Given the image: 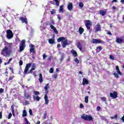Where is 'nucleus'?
<instances>
[{
    "mask_svg": "<svg viewBox=\"0 0 124 124\" xmlns=\"http://www.w3.org/2000/svg\"><path fill=\"white\" fill-rule=\"evenodd\" d=\"M37 124H40V121H37Z\"/></svg>",
    "mask_w": 124,
    "mask_h": 124,
    "instance_id": "obj_64",
    "label": "nucleus"
},
{
    "mask_svg": "<svg viewBox=\"0 0 124 124\" xmlns=\"http://www.w3.org/2000/svg\"><path fill=\"white\" fill-rule=\"evenodd\" d=\"M11 47H12V44L9 43H6L5 48L9 50H11Z\"/></svg>",
    "mask_w": 124,
    "mask_h": 124,
    "instance_id": "obj_15",
    "label": "nucleus"
},
{
    "mask_svg": "<svg viewBox=\"0 0 124 124\" xmlns=\"http://www.w3.org/2000/svg\"><path fill=\"white\" fill-rule=\"evenodd\" d=\"M33 100H36L37 101H39L41 99V98L39 96L33 95Z\"/></svg>",
    "mask_w": 124,
    "mask_h": 124,
    "instance_id": "obj_21",
    "label": "nucleus"
},
{
    "mask_svg": "<svg viewBox=\"0 0 124 124\" xmlns=\"http://www.w3.org/2000/svg\"><path fill=\"white\" fill-rule=\"evenodd\" d=\"M46 117H47V111H45V112L44 114V116L43 117V118L45 119H46Z\"/></svg>",
    "mask_w": 124,
    "mask_h": 124,
    "instance_id": "obj_38",
    "label": "nucleus"
},
{
    "mask_svg": "<svg viewBox=\"0 0 124 124\" xmlns=\"http://www.w3.org/2000/svg\"><path fill=\"white\" fill-rule=\"evenodd\" d=\"M25 96L27 99H28V98H30V95L27 93H25Z\"/></svg>",
    "mask_w": 124,
    "mask_h": 124,
    "instance_id": "obj_43",
    "label": "nucleus"
},
{
    "mask_svg": "<svg viewBox=\"0 0 124 124\" xmlns=\"http://www.w3.org/2000/svg\"><path fill=\"white\" fill-rule=\"evenodd\" d=\"M79 107L81 108H84V106L83 105V104H80V105H79Z\"/></svg>",
    "mask_w": 124,
    "mask_h": 124,
    "instance_id": "obj_54",
    "label": "nucleus"
},
{
    "mask_svg": "<svg viewBox=\"0 0 124 124\" xmlns=\"http://www.w3.org/2000/svg\"><path fill=\"white\" fill-rule=\"evenodd\" d=\"M71 53L73 54L74 57H77V52L75 50H74V49H72L71 51Z\"/></svg>",
    "mask_w": 124,
    "mask_h": 124,
    "instance_id": "obj_27",
    "label": "nucleus"
},
{
    "mask_svg": "<svg viewBox=\"0 0 124 124\" xmlns=\"http://www.w3.org/2000/svg\"><path fill=\"white\" fill-rule=\"evenodd\" d=\"M59 11L63 12V5H62L60 7Z\"/></svg>",
    "mask_w": 124,
    "mask_h": 124,
    "instance_id": "obj_36",
    "label": "nucleus"
},
{
    "mask_svg": "<svg viewBox=\"0 0 124 124\" xmlns=\"http://www.w3.org/2000/svg\"><path fill=\"white\" fill-rule=\"evenodd\" d=\"M24 121L27 124H31L29 121H28V119H27L26 118H24Z\"/></svg>",
    "mask_w": 124,
    "mask_h": 124,
    "instance_id": "obj_41",
    "label": "nucleus"
},
{
    "mask_svg": "<svg viewBox=\"0 0 124 124\" xmlns=\"http://www.w3.org/2000/svg\"><path fill=\"white\" fill-rule=\"evenodd\" d=\"M51 29V30H53L54 33H56V34H58V33H59L58 30H57V29L55 28V26H52Z\"/></svg>",
    "mask_w": 124,
    "mask_h": 124,
    "instance_id": "obj_25",
    "label": "nucleus"
},
{
    "mask_svg": "<svg viewBox=\"0 0 124 124\" xmlns=\"http://www.w3.org/2000/svg\"><path fill=\"white\" fill-rule=\"evenodd\" d=\"M122 122H123V123H124V115L123 117H122Z\"/></svg>",
    "mask_w": 124,
    "mask_h": 124,
    "instance_id": "obj_60",
    "label": "nucleus"
},
{
    "mask_svg": "<svg viewBox=\"0 0 124 124\" xmlns=\"http://www.w3.org/2000/svg\"><path fill=\"white\" fill-rule=\"evenodd\" d=\"M71 41L68 40H64L62 42V45L63 48H65L67 45H70L71 44Z\"/></svg>",
    "mask_w": 124,
    "mask_h": 124,
    "instance_id": "obj_5",
    "label": "nucleus"
},
{
    "mask_svg": "<svg viewBox=\"0 0 124 124\" xmlns=\"http://www.w3.org/2000/svg\"><path fill=\"white\" fill-rule=\"evenodd\" d=\"M43 60H45L46 58H47V56L45 54H44L43 55Z\"/></svg>",
    "mask_w": 124,
    "mask_h": 124,
    "instance_id": "obj_49",
    "label": "nucleus"
},
{
    "mask_svg": "<svg viewBox=\"0 0 124 124\" xmlns=\"http://www.w3.org/2000/svg\"><path fill=\"white\" fill-rule=\"evenodd\" d=\"M10 70H12V73H14V71H13V69H12V68H10Z\"/></svg>",
    "mask_w": 124,
    "mask_h": 124,
    "instance_id": "obj_61",
    "label": "nucleus"
},
{
    "mask_svg": "<svg viewBox=\"0 0 124 124\" xmlns=\"http://www.w3.org/2000/svg\"><path fill=\"white\" fill-rule=\"evenodd\" d=\"M116 70L118 74H119V75H122V72H121V71H120V68H119L118 66H116Z\"/></svg>",
    "mask_w": 124,
    "mask_h": 124,
    "instance_id": "obj_24",
    "label": "nucleus"
},
{
    "mask_svg": "<svg viewBox=\"0 0 124 124\" xmlns=\"http://www.w3.org/2000/svg\"><path fill=\"white\" fill-rule=\"evenodd\" d=\"M39 81L41 83L43 82V76H42V74H40L39 75Z\"/></svg>",
    "mask_w": 124,
    "mask_h": 124,
    "instance_id": "obj_23",
    "label": "nucleus"
},
{
    "mask_svg": "<svg viewBox=\"0 0 124 124\" xmlns=\"http://www.w3.org/2000/svg\"><path fill=\"white\" fill-rule=\"evenodd\" d=\"M109 59H110V60H114L115 59V57H114L113 55H110Z\"/></svg>",
    "mask_w": 124,
    "mask_h": 124,
    "instance_id": "obj_48",
    "label": "nucleus"
},
{
    "mask_svg": "<svg viewBox=\"0 0 124 124\" xmlns=\"http://www.w3.org/2000/svg\"><path fill=\"white\" fill-rule=\"evenodd\" d=\"M12 117V113H9V114L8 115V119H11Z\"/></svg>",
    "mask_w": 124,
    "mask_h": 124,
    "instance_id": "obj_50",
    "label": "nucleus"
},
{
    "mask_svg": "<svg viewBox=\"0 0 124 124\" xmlns=\"http://www.w3.org/2000/svg\"><path fill=\"white\" fill-rule=\"evenodd\" d=\"M100 109H101V108H100V107H97V111H99L100 110Z\"/></svg>",
    "mask_w": 124,
    "mask_h": 124,
    "instance_id": "obj_58",
    "label": "nucleus"
},
{
    "mask_svg": "<svg viewBox=\"0 0 124 124\" xmlns=\"http://www.w3.org/2000/svg\"><path fill=\"white\" fill-rule=\"evenodd\" d=\"M81 118L82 120H84V121H93V118L91 115H88L87 114H83L81 115Z\"/></svg>",
    "mask_w": 124,
    "mask_h": 124,
    "instance_id": "obj_3",
    "label": "nucleus"
},
{
    "mask_svg": "<svg viewBox=\"0 0 124 124\" xmlns=\"http://www.w3.org/2000/svg\"><path fill=\"white\" fill-rule=\"evenodd\" d=\"M19 20L22 21V23H25V24H28V20L26 18H24L23 17H21L19 18Z\"/></svg>",
    "mask_w": 124,
    "mask_h": 124,
    "instance_id": "obj_18",
    "label": "nucleus"
},
{
    "mask_svg": "<svg viewBox=\"0 0 124 124\" xmlns=\"http://www.w3.org/2000/svg\"><path fill=\"white\" fill-rule=\"evenodd\" d=\"M101 100H102V101H106V98L104 97H102L101 98Z\"/></svg>",
    "mask_w": 124,
    "mask_h": 124,
    "instance_id": "obj_45",
    "label": "nucleus"
},
{
    "mask_svg": "<svg viewBox=\"0 0 124 124\" xmlns=\"http://www.w3.org/2000/svg\"><path fill=\"white\" fill-rule=\"evenodd\" d=\"M78 48L79 49L80 51H82V45H81V43L79 41H78L77 44Z\"/></svg>",
    "mask_w": 124,
    "mask_h": 124,
    "instance_id": "obj_22",
    "label": "nucleus"
},
{
    "mask_svg": "<svg viewBox=\"0 0 124 124\" xmlns=\"http://www.w3.org/2000/svg\"><path fill=\"white\" fill-rule=\"evenodd\" d=\"M29 114L30 115H31V116H32V110H31V109H29Z\"/></svg>",
    "mask_w": 124,
    "mask_h": 124,
    "instance_id": "obj_46",
    "label": "nucleus"
},
{
    "mask_svg": "<svg viewBox=\"0 0 124 124\" xmlns=\"http://www.w3.org/2000/svg\"><path fill=\"white\" fill-rule=\"evenodd\" d=\"M99 14H100V15H101L102 16H105V14H106V12L103 11H100Z\"/></svg>",
    "mask_w": 124,
    "mask_h": 124,
    "instance_id": "obj_30",
    "label": "nucleus"
},
{
    "mask_svg": "<svg viewBox=\"0 0 124 124\" xmlns=\"http://www.w3.org/2000/svg\"><path fill=\"white\" fill-rule=\"evenodd\" d=\"M115 41L119 44L124 43V36L116 37Z\"/></svg>",
    "mask_w": 124,
    "mask_h": 124,
    "instance_id": "obj_7",
    "label": "nucleus"
},
{
    "mask_svg": "<svg viewBox=\"0 0 124 124\" xmlns=\"http://www.w3.org/2000/svg\"><path fill=\"white\" fill-rule=\"evenodd\" d=\"M102 50V47L101 46H97L96 48V51L99 53V52H100V51Z\"/></svg>",
    "mask_w": 124,
    "mask_h": 124,
    "instance_id": "obj_35",
    "label": "nucleus"
},
{
    "mask_svg": "<svg viewBox=\"0 0 124 124\" xmlns=\"http://www.w3.org/2000/svg\"><path fill=\"white\" fill-rule=\"evenodd\" d=\"M30 52L31 53H32V54H34L35 53V50H34V48H33V47H34V46H33V45H30Z\"/></svg>",
    "mask_w": 124,
    "mask_h": 124,
    "instance_id": "obj_19",
    "label": "nucleus"
},
{
    "mask_svg": "<svg viewBox=\"0 0 124 124\" xmlns=\"http://www.w3.org/2000/svg\"><path fill=\"white\" fill-rule=\"evenodd\" d=\"M89 84V80L86 79V78H83L82 79V85L85 86V85H88Z\"/></svg>",
    "mask_w": 124,
    "mask_h": 124,
    "instance_id": "obj_17",
    "label": "nucleus"
},
{
    "mask_svg": "<svg viewBox=\"0 0 124 124\" xmlns=\"http://www.w3.org/2000/svg\"><path fill=\"white\" fill-rule=\"evenodd\" d=\"M31 63H27L26 64V67L24 70L25 74H29L30 73H32L33 70H35V64H33L32 65V68H31L30 71L28 72V71L30 69V68L31 67Z\"/></svg>",
    "mask_w": 124,
    "mask_h": 124,
    "instance_id": "obj_1",
    "label": "nucleus"
},
{
    "mask_svg": "<svg viewBox=\"0 0 124 124\" xmlns=\"http://www.w3.org/2000/svg\"><path fill=\"white\" fill-rule=\"evenodd\" d=\"M79 32L80 34H82V33L84 32V29H83L82 27H80L79 28Z\"/></svg>",
    "mask_w": 124,
    "mask_h": 124,
    "instance_id": "obj_32",
    "label": "nucleus"
},
{
    "mask_svg": "<svg viewBox=\"0 0 124 124\" xmlns=\"http://www.w3.org/2000/svg\"><path fill=\"white\" fill-rule=\"evenodd\" d=\"M10 54H11V50H9L5 47H4L1 50V55H3L4 57H9Z\"/></svg>",
    "mask_w": 124,
    "mask_h": 124,
    "instance_id": "obj_2",
    "label": "nucleus"
},
{
    "mask_svg": "<svg viewBox=\"0 0 124 124\" xmlns=\"http://www.w3.org/2000/svg\"><path fill=\"white\" fill-rule=\"evenodd\" d=\"M85 26L87 30H90L91 29V26H92V23L90 20H86L85 22Z\"/></svg>",
    "mask_w": 124,
    "mask_h": 124,
    "instance_id": "obj_9",
    "label": "nucleus"
},
{
    "mask_svg": "<svg viewBox=\"0 0 124 124\" xmlns=\"http://www.w3.org/2000/svg\"><path fill=\"white\" fill-rule=\"evenodd\" d=\"M110 118L113 120L114 119H117V118H118V115L117 114H116L115 115H114V116H111L110 117Z\"/></svg>",
    "mask_w": 124,
    "mask_h": 124,
    "instance_id": "obj_37",
    "label": "nucleus"
},
{
    "mask_svg": "<svg viewBox=\"0 0 124 124\" xmlns=\"http://www.w3.org/2000/svg\"><path fill=\"white\" fill-rule=\"evenodd\" d=\"M44 99H45V104L46 105L48 104V103H49V99H48V96L47 95V94H46L45 95Z\"/></svg>",
    "mask_w": 124,
    "mask_h": 124,
    "instance_id": "obj_20",
    "label": "nucleus"
},
{
    "mask_svg": "<svg viewBox=\"0 0 124 124\" xmlns=\"http://www.w3.org/2000/svg\"><path fill=\"white\" fill-rule=\"evenodd\" d=\"M50 73H53L54 72V69L53 68H51L49 70Z\"/></svg>",
    "mask_w": 124,
    "mask_h": 124,
    "instance_id": "obj_44",
    "label": "nucleus"
},
{
    "mask_svg": "<svg viewBox=\"0 0 124 124\" xmlns=\"http://www.w3.org/2000/svg\"><path fill=\"white\" fill-rule=\"evenodd\" d=\"M50 13L52 15H54V14H55V13H56V10H52V11H50Z\"/></svg>",
    "mask_w": 124,
    "mask_h": 124,
    "instance_id": "obj_42",
    "label": "nucleus"
},
{
    "mask_svg": "<svg viewBox=\"0 0 124 124\" xmlns=\"http://www.w3.org/2000/svg\"><path fill=\"white\" fill-rule=\"evenodd\" d=\"M19 64L20 65H23V61H22V60L19 61Z\"/></svg>",
    "mask_w": 124,
    "mask_h": 124,
    "instance_id": "obj_56",
    "label": "nucleus"
},
{
    "mask_svg": "<svg viewBox=\"0 0 124 124\" xmlns=\"http://www.w3.org/2000/svg\"><path fill=\"white\" fill-rule=\"evenodd\" d=\"M107 34H109V35H112V33H111V32H110L109 31H108Z\"/></svg>",
    "mask_w": 124,
    "mask_h": 124,
    "instance_id": "obj_57",
    "label": "nucleus"
},
{
    "mask_svg": "<svg viewBox=\"0 0 124 124\" xmlns=\"http://www.w3.org/2000/svg\"><path fill=\"white\" fill-rule=\"evenodd\" d=\"M33 93L35 95H38V94H39V92L34 91Z\"/></svg>",
    "mask_w": 124,
    "mask_h": 124,
    "instance_id": "obj_39",
    "label": "nucleus"
},
{
    "mask_svg": "<svg viewBox=\"0 0 124 124\" xmlns=\"http://www.w3.org/2000/svg\"><path fill=\"white\" fill-rule=\"evenodd\" d=\"M11 111L13 116H15V112L14 111V106H11Z\"/></svg>",
    "mask_w": 124,
    "mask_h": 124,
    "instance_id": "obj_31",
    "label": "nucleus"
},
{
    "mask_svg": "<svg viewBox=\"0 0 124 124\" xmlns=\"http://www.w3.org/2000/svg\"><path fill=\"white\" fill-rule=\"evenodd\" d=\"M48 42L50 44H54V43H55V40H53L52 39H49Z\"/></svg>",
    "mask_w": 124,
    "mask_h": 124,
    "instance_id": "obj_33",
    "label": "nucleus"
},
{
    "mask_svg": "<svg viewBox=\"0 0 124 124\" xmlns=\"http://www.w3.org/2000/svg\"><path fill=\"white\" fill-rule=\"evenodd\" d=\"M109 95L112 98H117L118 97V93L117 92H114L113 93H110Z\"/></svg>",
    "mask_w": 124,
    "mask_h": 124,
    "instance_id": "obj_10",
    "label": "nucleus"
},
{
    "mask_svg": "<svg viewBox=\"0 0 124 124\" xmlns=\"http://www.w3.org/2000/svg\"><path fill=\"white\" fill-rule=\"evenodd\" d=\"M67 8L69 11H72L73 9V5L72 4V3L69 2L68 4L67 5Z\"/></svg>",
    "mask_w": 124,
    "mask_h": 124,
    "instance_id": "obj_14",
    "label": "nucleus"
},
{
    "mask_svg": "<svg viewBox=\"0 0 124 124\" xmlns=\"http://www.w3.org/2000/svg\"><path fill=\"white\" fill-rule=\"evenodd\" d=\"M7 36L6 37L7 39H11L13 38V32L10 30H8L6 31Z\"/></svg>",
    "mask_w": 124,
    "mask_h": 124,
    "instance_id": "obj_4",
    "label": "nucleus"
},
{
    "mask_svg": "<svg viewBox=\"0 0 124 124\" xmlns=\"http://www.w3.org/2000/svg\"><path fill=\"white\" fill-rule=\"evenodd\" d=\"M27 110L26 109H24L22 112V117H27Z\"/></svg>",
    "mask_w": 124,
    "mask_h": 124,
    "instance_id": "obj_28",
    "label": "nucleus"
},
{
    "mask_svg": "<svg viewBox=\"0 0 124 124\" xmlns=\"http://www.w3.org/2000/svg\"><path fill=\"white\" fill-rule=\"evenodd\" d=\"M45 91L46 92V94H48L49 93V89H50V86H49V83L46 84L44 87Z\"/></svg>",
    "mask_w": 124,
    "mask_h": 124,
    "instance_id": "obj_12",
    "label": "nucleus"
},
{
    "mask_svg": "<svg viewBox=\"0 0 124 124\" xmlns=\"http://www.w3.org/2000/svg\"><path fill=\"white\" fill-rule=\"evenodd\" d=\"M63 40H65V38L64 37H61L58 39L57 41L58 42H61V41H63Z\"/></svg>",
    "mask_w": 124,
    "mask_h": 124,
    "instance_id": "obj_26",
    "label": "nucleus"
},
{
    "mask_svg": "<svg viewBox=\"0 0 124 124\" xmlns=\"http://www.w3.org/2000/svg\"><path fill=\"white\" fill-rule=\"evenodd\" d=\"M75 61L76 62H77V63H79V60H78V59H76Z\"/></svg>",
    "mask_w": 124,
    "mask_h": 124,
    "instance_id": "obj_55",
    "label": "nucleus"
},
{
    "mask_svg": "<svg viewBox=\"0 0 124 124\" xmlns=\"http://www.w3.org/2000/svg\"><path fill=\"white\" fill-rule=\"evenodd\" d=\"M13 79V77H10V78H9V80H12Z\"/></svg>",
    "mask_w": 124,
    "mask_h": 124,
    "instance_id": "obj_62",
    "label": "nucleus"
},
{
    "mask_svg": "<svg viewBox=\"0 0 124 124\" xmlns=\"http://www.w3.org/2000/svg\"><path fill=\"white\" fill-rule=\"evenodd\" d=\"M11 61H12V58L9 59V60L8 62V63H10V62H11Z\"/></svg>",
    "mask_w": 124,
    "mask_h": 124,
    "instance_id": "obj_59",
    "label": "nucleus"
},
{
    "mask_svg": "<svg viewBox=\"0 0 124 124\" xmlns=\"http://www.w3.org/2000/svg\"><path fill=\"white\" fill-rule=\"evenodd\" d=\"M54 1V3L53 1H50L49 2L51 4H54V5H56V6H59L60 5V0H53Z\"/></svg>",
    "mask_w": 124,
    "mask_h": 124,
    "instance_id": "obj_11",
    "label": "nucleus"
},
{
    "mask_svg": "<svg viewBox=\"0 0 124 124\" xmlns=\"http://www.w3.org/2000/svg\"><path fill=\"white\" fill-rule=\"evenodd\" d=\"M113 75L115 78H116L117 79H118V78H120V77L119 76V74L116 72L113 73Z\"/></svg>",
    "mask_w": 124,
    "mask_h": 124,
    "instance_id": "obj_34",
    "label": "nucleus"
},
{
    "mask_svg": "<svg viewBox=\"0 0 124 124\" xmlns=\"http://www.w3.org/2000/svg\"><path fill=\"white\" fill-rule=\"evenodd\" d=\"M0 119H2V112H0Z\"/></svg>",
    "mask_w": 124,
    "mask_h": 124,
    "instance_id": "obj_53",
    "label": "nucleus"
},
{
    "mask_svg": "<svg viewBox=\"0 0 124 124\" xmlns=\"http://www.w3.org/2000/svg\"><path fill=\"white\" fill-rule=\"evenodd\" d=\"M58 18L59 19V21H61V19H62V17H61V15H57Z\"/></svg>",
    "mask_w": 124,
    "mask_h": 124,
    "instance_id": "obj_51",
    "label": "nucleus"
},
{
    "mask_svg": "<svg viewBox=\"0 0 124 124\" xmlns=\"http://www.w3.org/2000/svg\"><path fill=\"white\" fill-rule=\"evenodd\" d=\"M53 77L55 79H57L58 78V74H55L53 75Z\"/></svg>",
    "mask_w": 124,
    "mask_h": 124,
    "instance_id": "obj_47",
    "label": "nucleus"
},
{
    "mask_svg": "<svg viewBox=\"0 0 124 124\" xmlns=\"http://www.w3.org/2000/svg\"><path fill=\"white\" fill-rule=\"evenodd\" d=\"M95 28H96V30L95 31V32H97V31H101V26L99 24H97L95 26Z\"/></svg>",
    "mask_w": 124,
    "mask_h": 124,
    "instance_id": "obj_16",
    "label": "nucleus"
},
{
    "mask_svg": "<svg viewBox=\"0 0 124 124\" xmlns=\"http://www.w3.org/2000/svg\"><path fill=\"white\" fill-rule=\"evenodd\" d=\"M47 25H48L50 26V28H52V27H54V25H55V21H54V19H51L50 21L47 23Z\"/></svg>",
    "mask_w": 124,
    "mask_h": 124,
    "instance_id": "obj_13",
    "label": "nucleus"
},
{
    "mask_svg": "<svg viewBox=\"0 0 124 124\" xmlns=\"http://www.w3.org/2000/svg\"><path fill=\"white\" fill-rule=\"evenodd\" d=\"M79 7L83 8V7H84V4H83V3H82V2H80L79 3Z\"/></svg>",
    "mask_w": 124,
    "mask_h": 124,
    "instance_id": "obj_40",
    "label": "nucleus"
},
{
    "mask_svg": "<svg viewBox=\"0 0 124 124\" xmlns=\"http://www.w3.org/2000/svg\"><path fill=\"white\" fill-rule=\"evenodd\" d=\"M57 47H58V48H60V47H61V44H58Z\"/></svg>",
    "mask_w": 124,
    "mask_h": 124,
    "instance_id": "obj_63",
    "label": "nucleus"
},
{
    "mask_svg": "<svg viewBox=\"0 0 124 124\" xmlns=\"http://www.w3.org/2000/svg\"><path fill=\"white\" fill-rule=\"evenodd\" d=\"M84 102L85 103H89V96H86L84 98Z\"/></svg>",
    "mask_w": 124,
    "mask_h": 124,
    "instance_id": "obj_29",
    "label": "nucleus"
},
{
    "mask_svg": "<svg viewBox=\"0 0 124 124\" xmlns=\"http://www.w3.org/2000/svg\"><path fill=\"white\" fill-rule=\"evenodd\" d=\"M4 90L2 88L0 89V93H3Z\"/></svg>",
    "mask_w": 124,
    "mask_h": 124,
    "instance_id": "obj_52",
    "label": "nucleus"
},
{
    "mask_svg": "<svg viewBox=\"0 0 124 124\" xmlns=\"http://www.w3.org/2000/svg\"><path fill=\"white\" fill-rule=\"evenodd\" d=\"M91 42L94 44H98L99 43H102V40L100 39H93L91 41Z\"/></svg>",
    "mask_w": 124,
    "mask_h": 124,
    "instance_id": "obj_8",
    "label": "nucleus"
},
{
    "mask_svg": "<svg viewBox=\"0 0 124 124\" xmlns=\"http://www.w3.org/2000/svg\"><path fill=\"white\" fill-rule=\"evenodd\" d=\"M25 40H23L21 41V43L20 44L19 50H18L19 53H21L22 51H24L25 48Z\"/></svg>",
    "mask_w": 124,
    "mask_h": 124,
    "instance_id": "obj_6",
    "label": "nucleus"
}]
</instances>
